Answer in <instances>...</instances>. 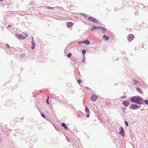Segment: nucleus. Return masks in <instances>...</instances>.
<instances>
[{"label":"nucleus","mask_w":148,"mask_h":148,"mask_svg":"<svg viewBox=\"0 0 148 148\" xmlns=\"http://www.w3.org/2000/svg\"><path fill=\"white\" fill-rule=\"evenodd\" d=\"M130 100L132 103H135L138 105L143 103V99L139 96L132 97H130Z\"/></svg>","instance_id":"nucleus-1"},{"label":"nucleus","mask_w":148,"mask_h":148,"mask_svg":"<svg viewBox=\"0 0 148 148\" xmlns=\"http://www.w3.org/2000/svg\"><path fill=\"white\" fill-rule=\"evenodd\" d=\"M87 19L89 20H90L92 22L94 23H98V21L97 20L96 18L92 17L91 16H90L87 18Z\"/></svg>","instance_id":"nucleus-2"},{"label":"nucleus","mask_w":148,"mask_h":148,"mask_svg":"<svg viewBox=\"0 0 148 148\" xmlns=\"http://www.w3.org/2000/svg\"><path fill=\"white\" fill-rule=\"evenodd\" d=\"M133 82L132 84L136 86H140V83L138 80L135 79H133L132 80Z\"/></svg>","instance_id":"nucleus-3"},{"label":"nucleus","mask_w":148,"mask_h":148,"mask_svg":"<svg viewBox=\"0 0 148 148\" xmlns=\"http://www.w3.org/2000/svg\"><path fill=\"white\" fill-rule=\"evenodd\" d=\"M119 134H120L122 135L123 137H124V130L123 128L122 127H121L119 128Z\"/></svg>","instance_id":"nucleus-4"},{"label":"nucleus","mask_w":148,"mask_h":148,"mask_svg":"<svg viewBox=\"0 0 148 148\" xmlns=\"http://www.w3.org/2000/svg\"><path fill=\"white\" fill-rule=\"evenodd\" d=\"M128 40L130 41H132L134 38V36L132 34H130L127 37Z\"/></svg>","instance_id":"nucleus-5"},{"label":"nucleus","mask_w":148,"mask_h":148,"mask_svg":"<svg viewBox=\"0 0 148 148\" xmlns=\"http://www.w3.org/2000/svg\"><path fill=\"white\" fill-rule=\"evenodd\" d=\"M130 104V102L128 101H124L122 102V104L125 107H127Z\"/></svg>","instance_id":"nucleus-6"},{"label":"nucleus","mask_w":148,"mask_h":148,"mask_svg":"<svg viewBox=\"0 0 148 148\" xmlns=\"http://www.w3.org/2000/svg\"><path fill=\"white\" fill-rule=\"evenodd\" d=\"M98 97L95 95H92L91 97V99L92 101H95L98 98Z\"/></svg>","instance_id":"nucleus-7"},{"label":"nucleus","mask_w":148,"mask_h":148,"mask_svg":"<svg viewBox=\"0 0 148 148\" xmlns=\"http://www.w3.org/2000/svg\"><path fill=\"white\" fill-rule=\"evenodd\" d=\"M16 35L17 36L18 38H19L20 39H26V38L22 34H17Z\"/></svg>","instance_id":"nucleus-8"},{"label":"nucleus","mask_w":148,"mask_h":148,"mask_svg":"<svg viewBox=\"0 0 148 148\" xmlns=\"http://www.w3.org/2000/svg\"><path fill=\"white\" fill-rule=\"evenodd\" d=\"M130 108L133 109H137L139 108V106L136 104H132L131 105Z\"/></svg>","instance_id":"nucleus-9"},{"label":"nucleus","mask_w":148,"mask_h":148,"mask_svg":"<svg viewBox=\"0 0 148 148\" xmlns=\"http://www.w3.org/2000/svg\"><path fill=\"white\" fill-rule=\"evenodd\" d=\"M66 25L67 27L70 28L73 26L72 23L71 22H67L66 23Z\"/></svg>","instance_id":"nucleus-10"},{"label":"nucleus","mask_w":148,"mask_h":148,"mask_svg":"<svg viewBox=\"0 0 148 148\" xmlns=\"http://www.w3.org/2000/svg\"><path fill=\"white\" fill-rule=\"evenodd\" d=\"M100 27L98 26V27H97L95 26H92L91 28V30L93 31H94V30L96 29H99Z\"/></svg>","instance_id":"nucleus-11"},{"label":"nucleus","mask_w":148,"mask_h":148,"mask_svg":"<svg viewBox=\"0 0 148 148\" xmlns=\"http://www.w3.org/2000/svg\"><path fill=\"white\" fill-rule=\"evenodd\" d=\"M136 90L139 93L142 94L143 93V91L139 87H137L136 88Z\"/></svg>","instance_id":"nucleus-12"},{"label":"nucleus","mask_w":148,"mask_h":148,"mask_svg":"<svg viewBox=\"0 0 148 148\" xmlns=\"http://www.w3.org/2000/svg\"><path fill=\"white\" fill-rule=\"evenodd\" d=\"M100 28H101L102 29V32L103 33H105L106 32V29L105 28L103 27H100Z\"/></svg>","instance_id":"nucleus-13"},{"label":"nucleus","mask_w":148,"mask_h":148,"mask_svg":"<svg viewBox=\"0 0 148 148\" xmlns=\"http://www.w3.org/2000/svg\"><path fill=\"white\" fill-rule=\"evenodd\" d=\"M32 46L31 49H34L35 45L33 40H32Z\"/></svg>","instance_id":"nucleus-14"},{"label":"nucleus","mask_w":148,"mask_h":148,"mask_svg":"<svg viewBox=\"0 0 148 148\" xmlns=\"http://www.w3.org/2000/svg\"><path fill=\"white\" fill-rule=\"evenodd\" d=\"M61 125H62V126L63 127H64V129L65 130H67V129L68 127H67V125H66V124L65 123H62V124H61Z\"/></svg>","instance_id":"nucleus-15"},{"label":"nucleus","mask_w":148,"mask_h":148,"mask_svg":"<svg viewBox=\"0 0 148 148\" xmlns=\"http://www.w3.org/2000/svg\"><path fill=\"white\" fill-rule=\"evenodd\" d=\"M103 39H105V40H108L109 39V37L106 36V35L104 34L103 36Z\"/></svg>","instance_id":"nucleus-16"},{"label":"nucleus","mask_w":148,"mask_h":148,"mask_svg":"<svg viewBox=\"0 0 148 148\" xmlns=\"http://www.w3.org/2000/svg\"><path fill=\"white\" fill-rule=\"evenodd\" d=\"M85 111L87 113H90V110L86 106L85 108Z\"/></svg>","instance_id":"nucleus-17"},{"label":"nucleus","mask_w":148,"mask_h":148,"mask_svg":"<svg viewBox=\"0 0 148 148\" xmlns=\"http://www.w3.org/2000/svg\"><path fill=\"white\" fill-rule=\"evenodd\" d=\"M84 43L88 45L90 44V42L88 40H84Z\"/></svg>","instance_id":"nucleus-18"},{"label":"nucleus","mask_w":148,"mask_h":148,"mask_svg":"<svg viewBox=\"0 0 148 148\" xmlns=\"http://www.w3.org/2000/svg\"><path fill=\"white\" fill-rule=\"evenodd\" d=\"M82 52L83 54V55L84 56V54H85V53H86V51L85 50V49L83 50L82 51Z\"/></svg>","instance_id":"nucleus-19"},{"label":"nucleus","mask_w":148,"mask_h":148,"mask_svg":"<svg viewBox=\"0 0 148 148\" xmlns=\"http://www.w3.org/2000/svg\"><path fill=\"white\" fill-rule=\"evenodd\" d=\"M46 8L48 9L53 10L54 8L53 7H51L49 6H47Z\"/></svg>","instance_id":"nucleus-20"},{"label":"nucleus","mask_w":148,"mask_h":148,"mask_svg":"<svg viewBox=\"0 0 148 148\" xmlns=\"http://www.w3.org/2000/svg\"><path fill=\"white\" fill-rule=\"evenodd\" d=\"M124 123L125 124V125L127 126H128L129 125V124L126 121H124Z\"/></svg>","instance_id":"nucleus-21"},{"label":"nucleus","mask_w":148,"mask_h":148,"mask_svg":"<svg viewBox=\"0 0 148 148\" xmlns=\"http://www.w3.org/2000/svg\"><path fill=\"white\" fill-rule=\"evenodd\" d=\"M122 111L123 112H124L126 110V108H125L123 107L121 108Z\"/></svg>","instance_id":"nucleus-22"},{"label":"nucleus","mask_w":148,"mask_h":148,"mask_svg":"<svg viewBox=\"0 0 148 148\" xmlns=\"http://www.w3.org/2000/svg\"><path fill=\"white\" fill-rule=\"evenodd\" d=\"M145 103L148 106V100H144Z\"/></svg>","instance_id":"nucleus-23"},{"label":"nucleus","mask_w":148,"mask_h":148,"mask_svg":"<svg viewBox=\"0 0 148 148\" xmlns=\"http://www.w3.org/2000/svg\"><path fill=\"white\" fill-rule=\"evenodd\" d=\"M83 15L84 16V17L85 18H86L87 17V16L86 15H85L84 14V13H81V15Z\"/></svg>","instance_id":"nucleus-24"},{"label":"nucleus","mask_w":148,"mask_h":148,"mask_svg":"<svg viewBox=\"0 0 148 148\" xmlns=\"http://www.w3.org/2000/svg\"><path fill=\"white\" fill-rule=\"evenodd\" d=\"M71 55L72 54L71 53H69L67 55V56L69 58H70L71 56Z\"/></svg>","instance_id":"nucleus-25"},{"label":"nucleus","mask_w":148,"mask_h":148,"mask_svg":"<svg viewBox=\"0 0 148 148\" xmlns=\"http://www.w3.org/2000/svg\"><path fill=\"white\" fill-rule=\"evenodd\" d=\"M5 46L8 49H10V47L9 45V44H6Z\"/></svg>","instance_id":"nucleus-26"},{"label":"nucleus","mask_w":148,"mask_h":148,"mask_svg":"<svg viewBox=\"0 0 148 148\" xmlns=\"http://www.w3.org/2000/svg\"><path fill=\"white\" fill-rule=\"evenodd\" d=\"M77 83H78V84H80L81 82V80L80 79H78L77 80Z\"/></svg>","instance_id":"nucleus-27"},{"label":"nucleus","mask_w":148,"mask_h":148,"mask_svg":"<svg viewBox=\"0 0 148 148\" xmlns=\"http://www.w3.org/2000/svg\"><path fill=\"white\" fill-rule=\"evenodd\" d=\"M126 97V96H122L121 97V99H124Z\"/></svg>","instance_id":"nucleus-28"},{"label":"nucleus","mask_w":148,"mask_h":148,"mask_svg":"<svg viewBox=\"0 0 148 148\" xmlns=\"http://www.w3.org/2000/svg\"><path fill=\"white\" fill-rule=\"evenodd\" d=\"M40 114L42 116L43 118H45V115L43 114L42 113H40Z\"/></svg>","instance_id":"nucleus-29"},{"label":"nucleus","mask_w":148,"mask_h":148,"mask_svg":"<svg viewBox=\"0 0 148 148\" xmlns=\"http://www.w3.org/2000/svg\"><path fill=\"white\" fill-rule=\"evenodd\" d=\"M86 116L87 118H88L90 116V113H88V114H86Z\"/></svg>","instance_id":"nucleus-30"},{"label":"nucleus","mask_w":148,"mask_h":148,"mask_svg":"<svg viewBox=\"0 0 148 148\" xmlns=\"http://www.w3.org/2000/svg\"><path fill=\"white\" fill-rule=\"evenodd\" d=\"M86 89L87 90H90V89L88 87H86Z\"/></svg>","instance_id":"nucleus-31"},{"label":"nucleus","mask_w":148,"mask_h":148,"mask_svg":"<svg viewBox=\"0 0 148 148\" xmlns=\"http://www.w3.org/2000/svg\"><path fill=\"white\" fill-rule=\"evenodd\" d=\"M46 102H47V104L49 105V100H46Z\"/></svg>","instance_id":"nucleus-32"},{"label":"nucleus","mask_w":148,"mask_h":148,"mask_svg":"<svg viewBox=\"0 0 148 148\" xmlns=\"http://www.w3.org/2000/svg\"><path fill=\"white\" fill-rule=\"evenodd\" d=\"M11 26V25H8V28H10Z\"/></svg>","instance_id":"nucleus-33"},{"label":"nucleus","mask_w":148,"mask_h":148,"mask_svg":"<svg viewBox=\"0 0 148 148\" xmlns=\"http://www.w3.org/2000/svg\"><path fill=\"white\" fill-rule=\"evenodd\" d=\"M25 36L26 37H28V35L27 34L25 33Z\"/></svg>","instance_id":"nucleus-34"},{"label":"nucleus","mask_w":148,"mask_h":148,"mask_svg":"<svg viewBox=\"0 0 148 148\" xmlns=\"http://www.w3.org/2000/svg\"><path fill=\"white\" fill-rule=\"evenodd\" d=\"M66 138L67 140V141L69 142H70V141L69 140V138L67 137H66Z\"/></svg>","instance_id":"nucleus-35"},{"label":"nucleus","mask_w":148,"mask_h":148,"mask_svg":"<svg viewBox=\"0 0 148 148\" xmlns=\"http://www.w3.org/2000/svg\"><path fill=\"white\" fill-rule=\"evenodd\" d=\"M82 43H84V40L81 41Z\"/></svg>","instance_id":"nucleus-36"},{"label":"nucleus","mask_w":148,"mask_h":148,"mask_svg":"<svg viewBox=\"0 0 148 148\" xmlns=\"http://www.w3.org/2000/svg\"><path fill=\"white\" fill-rule=\"evenodd\" d=\"M49 97H48L46 100H49Z\"/></svg>","instance_id":"nucleus-37"},{"label":"nucleus","mask_w":148,"mask_h":148,"mask_svg":"<svg viewBox=\"0 0 148 148\" xmlns=\"http://www.w3.org/2000/svg\"><path fill=\"white\" fill-rule=\"evenodd\" d=\"M78 43H79V44H82L81 41V42H78Z\"/></svg>","instance_id":"nucleus-38"},{"label":"nucleus","mask_w":148,"mask_h":148,"mask_svg":"<svg viewBox=\"0 0 148 148\" xmlns=\"http://www.w3.org/2000/svg\"><path fill=\"white\" fill-rule=\"evenodd\" d=\"M82 61H83V62H84L85 61V60L84 59H83L82 60Z\"/></svg>","instance_id":"nucleus-39"},{"label":"nucleus","mask_w":148,"mask_h":148,"mask_svg":"<svg viewBox=\"0 0 148 148\" xmlns=\"http://www.w3.org/2000/svg\"><path fill=\"white\" fill-rule=\"evenodd\" d=\"M32 40H33V37H32Z\"/></svg>","instance_id":"nucleus-40"},{"label":"nucleus","mask_w":148,"mask_h":148,"mask_svg":"<svg viewBox=\"0 0 148 148\" xmlns=\"http://www.w3.org/2000/svg\"><path fill=\"white\" fill-rule=\"evenodd\" d=\"M3 1V0H0V1Z\"/></svg>","instance_id":"nucleus-41"},{"label":"nucleus","mask_w":148,"mask_h":148,"mask_svg":"<svg viewBox=\"0 0 148 148\" xmlns=\"http://www.w3.org/2000/svg\"><path fill=\"white\" fill-rule=\"evenodd\" d=\"M124 53V51H123V52H122V53Z\"/></svg>","instance_id":"nucleus-42"},{"label":"nucleus","mask_w":148,"mask_h":148,"mask_svg":"<svg viewBox=\"0 0 148 148\" xmlns=\"http://www.w3.org/2000/svg\"><path fill=\"white\" fill-rule=\"evenodd\" d=\"M116 60H118V59H116Z\"/></svg>","instance_id":"nucleus-43"},{"label":"nucleus","mask_w":148,"mask_h":148,"mask_svg":"<svg viewBox=\"0 0 148 148\" xmlns=\"http://www.w3.org/2000/svg\"><path fill=\"white\" fill-rule=\"evenodd\" d=\"M140 107L139 108H140Z\"/></svg>","instance_id":"nucleus-44"}]
</instances>
